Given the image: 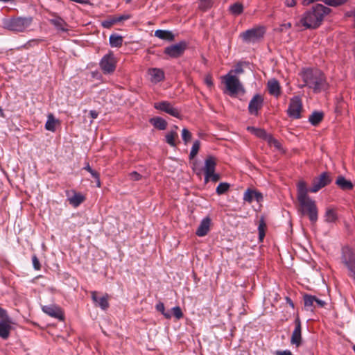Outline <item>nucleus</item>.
<instances>
[{"label": "nucleus", "mask_w": 355, "mask_h": 355, "mask_svg": "<svg viewBox=\"0 0 355 355\" xmlns=\"http://www.w3.org/2000/svg\"><path fill=\"white\" fill-rule=\"evenodd\" d=\"M110 44L112 47H120L123 44V37L117 35H111Z\"/></svg>", "instance_id": "2f4dec72"}, {"label": "nucleus", "mask_w": 355, "mask_h": 355, "mask_svg": "<svg viewBox=\"0 0 355 355\" xmlns=\"http://www.w3.org/2000/svg\"><path fill=\"white\" fill-rule=\"evenodd\" d=\"M216 166V159L212 156L208 157L205 161V166L203 168L205 175H209L212 172L215 171Z\"/></svg>", "instance_id": "aec40b11"}, {"label": "nucleus", "mask_w": 355, "mask_h": 355, "mask_svg": "<svg viewBox=\"0 0 355 355\" xmlns=\"http://www.w3.org/2000/svg\"><path fill=\"white\" fill-rule=\"evenodd\" d=\"M156 309L158 311H160L162 313L164 312V305L163 303L160 302L156 305Z\"/></svg>", "instance_id": "13d9d810"}, {"label": "nucleus", "mask_w": 355, "mask_h": 355, "mask_svg": "<svg viewBox=\"0 0 355 355\" xmlns=\"http://www.w3.org/2000/svg\"><path fill=\"white\" fill-rule=\"evenodd\" d=\"M211 1V0H200L202 3L204 4V7H207L209 5Z\"/></svg>", "instance_id": "680f3d73"}, {"label": "nucleus", "mask_w": 355, "mask_h": 355, "mask_svg": "<svg viewBox=\"0 0 355 355\" xmlns=\"http://www.w3.org/2000/svg\"><path fill=\"white\" fill-rule=\"evenodd\" d=\"M223 80L231 95H236L239 93L244 94L245 92L242 83L237 76L226 74L223 77Z\"/></svg>", "instance_id": "39448f33"}, {"label": "nucleus", "mask_w": 355, "mask_h": 355, "mask_svg": "<svg viewBox=\"0 0 355 355\" xmlns=\"http://www.w3.org/2000/svg\"><path fill=\"white\" fill-rule=\"evenodd\" d=\"M116 59L112 53L105 55L101 60L100 66L104 73H112L116 69Z\"/></svg>", "instance_id": "6e6552de"}, {"label": "nucleus", "mask_w": 355, "mask_h": 355, "mask_svg": "<svg viewBox=\"0 0 355 355\" xmlns=\"http://www.w3.org/2000/svg\"><path fill=\"white\" fill-rule=\"evenodd\" d=\"M32 261H33V267L35 270H40V268H41V265H40V261L39 259H37V256L36 255H33V257H32Z\"/></svg>", "instance_id": "de8ad7c7"}, {"label": "nucleus", "mask_w": 355, "mask_h": 355, "mask_svg": "<svg viewBox=\"0 0 355 355\" xmlns=\"http://www.w3.org/2000/svg\"><path fill=\"white\" fill-rule=\"evenodd\" d=\"M49 21L57 28L58 31L62 32L68 31L67 24L61 17L55 16V17L49 19Z\"/></svg>", "instance_id": "5701e85b"}, {"label": "nucleus", "mask_w": 355, "mask_h": 355, "mask_svg": "<svg viewBox=\"0 0 355 355\" xmlns=\"http://www.w3.org/2000/svg\"><path fill=\"white\" fill-rule=\"evenodd\" d=\"M323 116L324 114L322 112H313L309 116V121L313 125H317L322 121Z\"/></svg>", "instance_id": "bb28decb"}, {"label": "nucleus", "mask_w": 355, "mask_h": 355, "mask_svg": "<svg viewBox=\"0 0 355 355\" xmlns=\"http://www.w3.org/2000/svg\"><path fill=\"white\" fill-rule=\"evenodd\" d=\"M155 36L168 41H173L174 40V35L169 31L166 30H157L155 32Z\"/></svg>", "instance_id": "393cba45"}, {"label": "nucleus", "mask_w": 355, "mask_h": 355, "mask_svg": "<svg viewBox=\"0 0 355 355\" xmlns=\"http://www.w3.org/2000/svg\"><path fill=\"white\" fill-rule=\"evenodd\" d=\"M304 85L313 89L315 92H320L327 87V83L323 73L318 69H306L301 73Z\"/></svg>", "instance_id": "7ed1b4c3"}, {"label": "nucleus", "mask_w": 355, "mask_h": 355, "mask_svg": "<svg viewBox=\"0 0 355 355\" xmlns=\"http://www.w3.org/2000/svg\"><path fill=\"white\" fill-rule=\"evenodd\" d=\"M336 184L343 190H351L353 188V184L350 180H346L343 176H339L336 181Z\"/></svg>", "instance_id": "a878e982"}, {"label": "nucleus", "mask_w": 355, "mask_h": 355, "mask_svg": "<svg viewBox=\"0 0 355 355\" xmlns=\"http://www.w3.org/2000/svg\"><path fill=\"white\" fill-rule=\"evenodd\" d=\"M304 306L308 309L313 311V308L315 307V297L311 295H305L304 296Z\"/></svg>", "instance_id": "c85d7f7f"}, {"label": "nucleus", "mask_w": 355, "mask_h": 355, "mask_svg": "<svg viewBox=\"0 0 355 355\" xmlns=\"http://www.w3.org/2000/svg\"><path fill=\"white\" fill-rule=\"evenodd\" d=\"M205 83L208 87L211 88L213 86L212 77L210 74L206 75L205 77Z\"/></svg>", "instance_id": "3c124183"}, {"label": "nucleus", "mask_w": 355, "mask_h": 355, "mask_svg": "<svg viewBox=\"0 0 355 355\" xmlns=\"http://www.w3.org/2000/svg\"><path fill=\"white\" fill-rule=\"evenodd\" d=\"M248 130H250L252 133L255 135L257 137L263 138L266 141L267 140V137H269L270 135H268L266 132L261 128H255L254 127H248Z\"/></svg>", "instance_id": "7c9ffc66"}, {"label": "nucleus", "mask_w": 355, "mask_h": 355, "mask_svg": "<svg viewBox=\"0 0 355 355\" xmlns=\"http://www.w3.org/2000/svg\"><path fill=\"white\" fill-rule=\"evenodd\" d=\"M89 114L91 116V117L93 119H95L98 117V112H96V110H91L89 112Z\"/></svg>", "instance_id": "bf43d9fd"}, {"label": "nucleus", "mask_w": 355, "mask_h": 355, "mask_svg": "<svg viewBox=\"0 0 355 355\" xmlns=\"http://www.w3.org/2000/svg\"><path fill=\"white\" fill-rule=\"evenodd\" d=\"M154 107L155 108L165 112L174 117L180 118V110L167 101L156 103H155Z\"/></svg>", "instance_id": "f8f14e48"}, {"label": "nucleus", "mask_w": 355, "mask_h": 355, "mask_svg": "<svg viewBox=\"0 0 355 355\" xmlns=\"http://www.w3.org/2000/svg\"><path fill=\"white\" fill-rule=\"evenodd\" d=\"M115 17L116 21L117 23V22H120L121 21L126 20V19H129L130 18V15H121L119 17Z\"/></svg>", "instance_id": "5fc2aeb1"}, {"label": "nucleus", "mask_w": 355, "mask_h": 355, "mask_svg": "<svg viewBox=\"0 0 355 355\" xmlns=\"http://www.w3.org/2000/svg\"><path fill=\"white\" fill-rule=\"evenodd\" d=\"M220 175L218 173H216L215 171L212 172L211 175H205V182H208L209 181H212L214 182H218L220 180Z\"/></svg>", "instance_id": "ea45409f"}, {"label": "nucleus", "mask_w": 355, "mask_h": 355, "mask_svg": "<svg viewBox=\"0 0 355 355\" xmlns=\"http://www.w3.org/2000/svg\"><path fill=\"white\" fill-rule=\"evenodd\" d=\"M341 261L344 265L355 261V252L353 249L348 246L342 249Z\"/></svg>", "instance_id": "dca6fc26"}, {"label": "nucleus", "mask_w": 355, "mask_h": 355, "mask_svg": "<svg viewBox=\"0 0 355 355\" xmlns=\"http://www.w3.org/2000/svg\"><path fill=\"white\" fill-rule=\"evenodd\" d=\"M265 34L263 26H257L241 33L240 37L245 42L254 43L261 40Z\"/></svg>", "instance_id": "423d86ee"}, {"label": "nucleus", "mask_w": 355, "mask_h": 355, "mask_svg": "<svg viewBox=\"0 0 355 355\" xmlns=\"http://www.w3.org/2000/svg\"><path fill=\"white\" fill-rule=\"evenodd\" d=\"M41 41H42V40H40V39H33V40H31L28 41L24 45V46L26 48H28V47L34 46V45H37Z\"/></svg>", "instance_id": "8fccbe9b"}, {"label": "nucleus", "mask_w": 355, "mask_h": 355, "mask_svg": "<svg viewBox=\"0 0 355 355\" xmlns=\"http://www.w3.org/2000/svg\"><path fill=\"white\" fill-rule=\"evenodd\" d=\"M266 229V225L264 222L263 218H261L259 221V227H258L259 237V240L261 241H263V239L265 236Z\"/></svg>", "instance_id": "f704fd0d"}, {"label": "nucleus", "mask_w": 355, "mask_h": 355, "mask_svg": "<svg viewBox=\"0 0 355 355\" xmlns=\"http://www.w3.org/2000/svg\"><path fill=\"white\" fill-rule=\"evenodd\" d=\"M174 316L177 319H180L183 316L181 309L179 306H175L172 309Z\"/></svg>", "instance_id": "49530a36"}, {"label": "nucleus", "mask_w": 355, "mask_h": 355, "mask_svg": "<svg viewBox=\"0 0 355 355\" xmlns=\"http://www.w3.org/2000/svg\"><path fill=\"white\" fill-rule=\"evenodd\" d=\"M302 110V103L300 97H293L289 103L287 110L289 117L293 119H300L301 117V112Z\"/></svg>", "instance_id": "9d476101"}, {"label": "nucleus", "mask_w": 355, "mask_h": 355, "mask_svg": "<svg viewBox=\"0 0 355 355\" xmlns=\"http://www.w3.org/2000/svg\"><path fill=\"white\" fill-rule=\"evenodd\" d=\"M108 297V295L106 294L105 295L98 298L96 291L92 292V300L96 303V306H98L103 310H105L109 307Z\"/></svg>", "instance_id": "6ab92c4d"}, {"label": "nucleus", "mask_w": 355, "mask_h": 355, "mask_svg": "<svg viewBox=\"0 0 355 355\" xmlns=\"http://www.w3.org/2000/svg\"><path fill=\"white\" fill-rule=\"evenodd\" d=\"M243 69L242 67L241 64H237L234 69H231L227 74H232V76L239 75L243 73Z\"/></svg>", "instance_id": "a19ab883"}, {"label": "nucleus", "mask_w": 355, "mask_h": 355, "mask_svg": "<svg viewBox=\"0 0 355 355\" xmlns=\"http://www.w3.org/2000/svg\"><path fill=\"white\" fill-rule=\"evenodd\" d=\"M84 169L87 171L93 178H97V174H98V173L93 170L89 164H87V166H85Z\"/></svg>", "instance_id": "603ef678"}, {"label": "nucleus", "mask_w": 355, "mask_h": 355, "mask_svg": "<svg viewBox=\"0 0 355 355\" xmlns=\"http://www.w3.org/2000/svg\"><path fill=\"white\" fill-rule=\"evenodd\" d=\"M353 349L355 352V345L353 346Z\"/></svg>", "instance_id": "774afa93"}, {"label": "nucleus", "mask_w": 355, "mask_h": 355, "mask_svg": "<svg viewBox=\"0 0 355 355\" xmlns=\"http://www.w3.org/2000/svg\"><path fill=\"white\" fill-rule=\"evenodd\" d=\"M326 304L325 302L315 297V305L319 307H323Z\"/></svg>", "instance_id": "6e6d98bb"}, {"label": "nucleus", "mask_w": 355, "mask_h": 355, "mask_svg": "<svg viewBox=\"0 0 355 355\" xmlns=\"http://www.w3.org/2000/svg\"><path fill=\"white\" fill-rule=\"evenodd\" d=\"M148 74L150 76V80L153 83H159L164 79V71L157 68H152L148 70Z\"/></svg>", "instance_id": "4be33fe9"}, {"label": "nucleus", "mask_w": 355, "mask_h": 355, "mask_svg": "<svg viewBox=\"0 0 355 355\" xmlns=\"http://www.w3.org/2000/svg\"><path fill=\"white\" fill-rule=\"evenodd\" d=\"M67 196L68 201L74 207L79 206L85 200V197L83 195L75 191H67Z\"/></svg>", "instance_id": "2eb2a0df"}, {"label": "nucleus", "mask_w": 355, "mask_h": 355, "mask_svg": "<svg viewBox=\"0 0 355 355\" xmlns=\"http://www.w3.org/2000/svg\"><path fill=\"white\" fill-rule=\"evenodd\" d=\"M211 218L209 217H205L204 218L197 230H196V235L198 236H205V235L207 234V233L209 232V230H210V225H211Z\"/></svg>", "instance_id": "f3484780"}, {"label": "nucleus", "mask_w": 355, "mask_h": 355, "mask_svg": "<svg viewBox=\"0 0 355 355\" xmlns=\"http://www.w3.org/2000/svg\"><path fill=\"white\" fill-rule=\"evenodd\" d=\"M200 142L199 140H196L193 142L191 152H190V155H189L190 159H193L196 156V155L198 154V150L200 149Z\"/></svg>", "instance_id": "c9c22d12"}, {"label": "nucleus", "mask_w": 355, "mask_h": 355, "mask_svg": "<svg viewBox=\"0 0 355 355\" xmlns=\"http://www.w3.org/2000/svg\"><path fill=\"white\" fill-rule=\"evenodd\" d=\"M150 122L159 130H165L167 126L166 121L160 117L152 118Z\"/></svg>", "instance_id": "cd10ccee"}, {"label": "nucleus", "mask_w": 355, "mask_h": 355, "mask_svg": "<svg viewBox=\"0 0 355 355\" xmlns=\"http://www.w3.org/2000/svg\"><path fill=\"white\" fill-rule=\"evenodd\" d=\"M55 123H56V121L54 119V117L53 116V115L52 114L49 115L47 121L45 124L46 129L48 130L52 131V132L55 131Z\"/></svg>", "instance_id": "72a5a7b5"}, {"label": "nucleus", "mask_w": 355, "mask_h": 355, "mask_svg": "<svg viewBox=\"0 0 355 355\" xmlns=\"http://www.w3.org/2000/svg\"><path fill=\"white\" fill-rule=\"evenodd\" d=\"M187 44L184 41L168 46L164 49V53L173 58L182 56L187 49Z\"/></svg>", "instance_id": "1a4fd4ad"}, {"label": "nucleus", "mask_w": 355, "mask_h": 355, "mask_svg": "<svg viewBox=\"0 0 355 355\" xmlns=\"http://www.w3.org/2000/svg\"><path fill=\"white\" fill-rule=\"evenodd\" d=\"M263 97L259 94H256L251 99L249 103L248 110L251 114L257 115L259 110L263 105Z\"/></svg>", "instance_id": "4468645a"}, {"label": "nucleus", "mask_w": 355, "mask_h": 355, "mask_svg": "<svg viewBox=\"0 0 355 355\" xmlns=\"http://www.w3.org/2000/svg\"><path fill=\"white\" fill-rule=\"evenodd\" d=\"M230 184L227 182L220 183L216 188V193L218 195H222L228 191L230 189Z\"/></svg>", "instance_id": "e433bc0d"}, {"label": "nucleus", "mask_w": 355, "mask_h": 355, "mask_svg": "<svg viewBox=\"0 0 355 355\" xmlns=\"http://www.w3.org/2000/svg\"><path fill=\"white\" fill-rule=\"evenodd\" d=\"M166 318H171V315L168 313H165V311L164 312V313H162Z\"/></svg>", "instance_id": "69168bd1"}, {"label": "nucleus", "mask_w": 355, "mask_h": 355, "mask_svg": "<svg viewBox=\"0 0 355 355\" xmlns=\"http://www.w3.org/2000/svg\"><path fill=\"white\" fill-rule=\"evenodd\" d=\"M347 0H324V2L331 6H337L345 3Z\"/></svg>", "instance_id": "c03bdc74"}, {"label": "nucleus", "mask_w": 355, "mask_h": 355, "mask_svg": "<svg viewBox=\"0 0 355 355\" xmlns=\"http://www.w3.org/2000/svg\"><path fill=\"white\" fill-rule=\"evenodd\" d=\"M266 141L270 146H273L277 149L281 148L280 143L277 139L273 138L270 135H269V137H267Z\"/></svg>", "instance_id": "58836bf2"}, {"label": "nucleus", "mask_w": 355, "mask_h": 355, "mask_svg": "<svg viewBox=\"0 0 355 355\" xmlns=\"http://www.w3.org/2000/svg\"><path fill=\"white\" fill-rule=\"evenodd\" d=\"M297 2L295 0H285L284 4L288 8H293L295 6Z\"/></svg>", "instance_id": "864d4df0"}, {"label": "nucleus", "mask_w": 355, "mask_h": 355, "mask_svg": "<svg viewBox=\"0 0 355 355\" xmlns=\"http://www.w3.org/2000/svg\"><path fill=\"white\" fill-rule=\"evenodd\" d=\"M0 337L4 340L7 339L10 331L12 329V321L7 315L6 311L0 307Z\"/></svg>", "instance_id": "0eeeda50"}, {"label": "nucleus", "mask_w": 355, "mask_h": 355, "mask_svg": "<svg viewBox=\"0 0 355 355\" xmlns=\"http://www.w3.org/2000/svg\"><path fill=\"white\" fill-rule=\"evenodd\" d=\"M116 23V21L115 17H112V18L109 19L107 20L103 21L102 22V26L104 28H111L112 26V25H114Z\"/></svg>", "instance_id": "a18cd8bd"}, {"label": "nucleus", "mask_w": 355, "mask_h": 355, "mask_svg": "<svg viewBox=\"0 0 355 355\" xmlns=\"http://www.w3.org/2000/svg\"><path fill=\"white\" fill-rule=\"evenodd\" d=\"M297 200L300 204V211L303 215H308L312 223L318 220V209L315 202L308 196V189L304 180L298 182L297 185Z\"/></svg>", "instance_id": "f257e3e1"}, {"label": "nucleus", "mask_w": 355, "mask_h": 355, "mask_svg": "<svg viewBox=\"0 0 355 355\" xmlns=\"http://www.w3.org/2000/svg\"><path fill=\"white\" fill-rule=\"evenodd\" d=\"M178 138V133L175 131L171 130L168 132L166 135V141L171 146L175 147L176 146L175 140Z\"/></svg>", "instance_id": "c756f323"}, {"label": "nucleus", "mask_w": 355, "mask_h": 355, "mask_svg": "<svg viewBox=\"0 0 355 355\" xmlns=\"http://www.w3.org/2000/svg\"><path fill=\"white\" fill-rule=\"evenodd\" d=\"M182 137L185 144L191 139V133L187 129L184 128L182 131Z\"/></svg>", "instance_id": "79ce46f5"}, {"label": "nucleus", "mask_w": 355, "mask_h": 355, "mask_svg": "<svg viewBox=\"0 0 355 355\" xmlns=\"http://www.w3.org/2000/svg\"><path fill=\"white\" fill-rule=\"evenodd\" d=\"M325 220L328 223H332L336 220L337 215L335 211L332 209H329L325 213Z\"/></svg>", "instance_id": "473e14b6"}, {"label": "nucleus", "mask_w": 355, "mask_h": 355, "mask_svg": "<svg viewBox=\"0 0 355 355\" xmlns=\"http://www.w3.org/2000/svg\"><path fill=\"white\" fill-rule=\"evenodd\" d=\"M0 116H2V117L4 116V114H3V110H2V108L1 107H0Z\"/></svg>", "instance_id": "338daca9"}, {"label": "nucleus", "mask_w": 355, "mask_h": 355, "mask_svg": "<svg viewBox=\"0 0 355 355\" xmlns=\"http://www.w3.org/2000/svg\"><path fill=\"white\" fill-rule=\"evenodd\" d=\"M286 300L287 302H288L289 305L293 308L294 307V304L293 302H292V300L291 299H289L288 297L286 298Z\"/></svg>", "instance_id": "0e129e2a"}, {"label": "nucleus", "mask_w": 355, "mask_h": 355, "mask_svg": "<svg viewBox=\"0 0 355 355\" xmlns=\"http://www.w3.org/2000/svg\"><path fill=\"white\" fill-rule=\"evenodd\" d=\"M268 92L271 95L278 96L280 94V85L279 82L275 79H271L268 82Z\"/></svg>", "instance_id": "b1692460"}, {"label": "nucleus", "mask_w": 355, "mask_h": 355, "mask_svg": "<svg viewBox=\"0 0 355 355\" xmlns=\"http://www.w3.org/2000/svg\"><path fill=\"white\" fill-rule=\"evenodd\" d=\"M94 178L96 179L97 187H101V184L99 174H97V178Z\"/></svg>", "instance_id": "e2e57ef3"}, {"label": "nucleus", "mask_w": 355, "mask_h": 355, "mask_svg": "<svg viewBox=\"0 0 355 355\" xmlns=\"http://www.w3.org/2000/svg\"><path fill=\"white\" fill-rule=\"evenodd\" d=\"M291 28V23L284 24L281 26V31H283L284 29H288Z\"/></svg>", "instance_id": "052dcab7"}, {"label": "nucleus", "mask_w": 355, "mask_h": 355, "mask_svg": "<svg viewBox=\"0 0 355 355\" xmlns=\"http://www.w3.org/2000/svg\"><path fill=\"white\" fill-rule=\"evenodd\" d=\"M276 355H293L291 352L289 350H284V351H277Z\"/></svg>", "instance_id": "4d7b16f0"}, {"label": "nucleus", "mask_w": 355, "mask_h": 355, "mask_svg": "<svg viewBox=\"0 0 355 355\" xmlns=\"http://www.w3.org/2000/svg\"><path fill=\"white\" fill-rule=\"evenodd\" d=\"M302 340L301 322L299 317H297L295 320V329L291 335V343L298 347L302 344Z\"/></svg>", "instance_id": "ddd939ff"}, {"label": "nucleus", "mask_w": 355, "mask_h": 355, "mask_svg": "<svg viewBox=\"0 0 355 355\" xmlns=\"http://www.w3.org/2000/svg\"><path fill=\"white\" fill-rule=\"evenodd\" d=\"M42 311L45 313H46L47 315H49L51 317L58 318L60 320L63 319V314H62L61 309L56 306H53V305L44 306L42 307Z\"/></svg>", "instance_id": "a211bd4d"}, {"label": "nucleus", "mask_w": 355, "mask_h": 355, "mask_svg": "<svg viewBox=\"0 0 355 355\" xmlns=\"http://www.w3.org/2000/svg\"><path fill=\"white\" fill-rule=\"evenodd\" d=\"M129 177H130V180H132L133 181H138L141 179V175L139 173H138L137 171L131 172L129 174Z\"/></svg>", "instance_id": "09e8293b"}, {"label": "nucleus", "mask_w": 355, "mask_h": 355, "mask_svg": "<svg viewBox=\"0 0 355 355\" xmlns=\"http://www.w3.org/2000/svg\"><path fill=\"white\" fill-rule=\"evenodd\" d=\"M243 7L241 3H236L230 6L231 12L234 15H239L243 12Z\"/></svg>", "instance_id": "4c0bfd02"}, {"label": "nucleus", "mask_w": 355, "mask_h": 355, "mask_svg": "<svg viewBox=\"0 0 355 355\" xmlns=\"http://www.w3.org/2000/svg\"><path fill=\"white\" fill-rule=\"evenodd\" d=\"M254 199L256 200L257 202H259L263 199V196L261 193L254 190L248 189L247 191H245L243 195L244 201L250 203Z\"/></svg>", "instance_id": "412c9836"}, {"label": "nucleus", "mask_w": 355, "mask_h": 355, "mask_svg": "<svg viewBox=\"0 0 355 355\" xmlns=\"http://www.w3.org/2000/svg\"><path fill=\"white\" fill-rule=\"evenodd\" d=\"M330 9L322 4H317L313 8L304 13L300 23L306 28H316L321 24L325 15L329 14Z\"/></svg>", "instance_id": "f03ea898"}, {"label": "nucleus", "mask_w": 355, "mask_h": 355, "mask_svg": "<svg viewBox=\"0 0 355 355\" xmlns=\"http://www.w3.org/2000/svg\"><path fill=\"white\" fill-rule=\"evenodd\" d=\"M345 266L349 270V276L355 279V261Z\"/></svg>", "instance_id": "37998d69"}, {"label": "nucleus", "mask_w": 355, "mask_h": 355, "mask_svg": "<svg viewBox=\"0 0 355 355\" xmlns=\"http://www.w3.org/2000/svg\"><path fill=\"white\" fill-rule=\"evenodd\" d=\"M32 21L33 18L31 17H17L6 20L4 27L11 31L23 32L31 25Z\"/></svg>", "instance_id": "20e7f679"}, {"label": "nucleus", "mask_w": 355, "mask_h": 355, "mask_svg": "<svg viewBox=\"0 0 355 355\" xmlns=\"http://www.w3.org/2000/svg\"><path fill=\"white\" fill-rule=\"evenodd\" d=\"M331 182V179L328 173H322L320 176L315 178L313 180V187L311 188L310 191L315 193L320 189L327 186Z\"/></svg>", "instance_id": "9b49d317"}]
</instances>
